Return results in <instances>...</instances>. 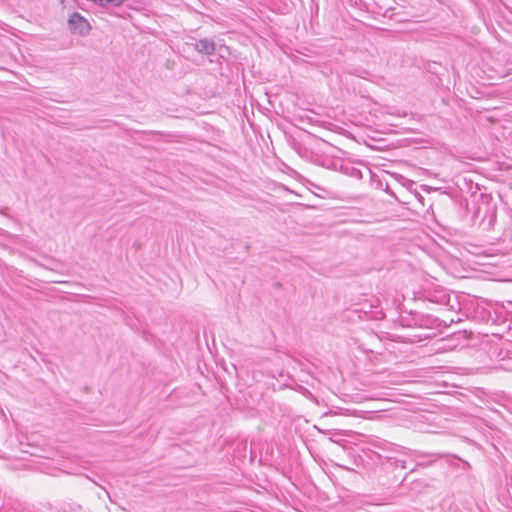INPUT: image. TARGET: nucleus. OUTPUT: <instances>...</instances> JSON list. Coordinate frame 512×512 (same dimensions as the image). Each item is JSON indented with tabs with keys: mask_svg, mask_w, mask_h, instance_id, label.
<instances>
[{
	"mask_svg": "<svg viewBox=\"0 0 512 512\" xmlns=\"http://www.w3.org/2000/svg\"><path fill=\"white\" fill-rule=\"evenodd\" d=\"M68 27L73 34L81 36H87L92 29L88 20L78 12H74L70 15L68 19Z\"/></svg>",
	"mask_w": 512,
	"mask_h": 512,
	"instance_id": "obj_1",
	"label": "nucleus"
},
{
	"mask_svg": "<svg viewBox=\"0 0 512 512\" xmlns=\"http://www.w3.org/2000/svg\"><path fill=\"white\" fill-rule=\"evenodd\" d=\"M195 49L205 55H212L215 51V43L209 39H200L195 43Z\"/></svg>",
	"mask_w": 512,
	"mask_h": 512,
	"instance_id": "obj_2",
	"label": "nucleus"
},
{
	"mask_svg": "<svg viewBox=\"0 0 512 512\" xmlns=\"http://www.w3.org/2000/svg\"><path fill=\"white\" fill-rule=\"evenodd\" d=\"M415 457L416 458L430 457L431 460H429L428 462H419L417 464L418 466L426 467V466H429L432 463H434L437 459L443 457V455L440 454V453L426 454V453H423V452L416 451L415 452Z\"/></svg>",
	"mask_w": 512,
	"mask_h": 512,
	"instance_id": "obj_3",
	"label": "nucleus"
},
{
	"mask_svg": "<svg viewBox=\"0 0 512 512\" xmlns=\"http://www.w3.org/2000/svg\"><path fill=\"white\" fill-rule=\"evenodd\" d=\"M426 297L435 303H446L448 301V295L442 289L435 291V294L427 292Z\"/></svg>",
	"mask_w": 512,
	"mask_h": 512,
	"instance_id": "obj_4",
	"label": "nucleus"
},
{
	"mask_svg": "<svg viewBox=\"0 0 512 512\" xmlns=\"http://www.w3.org/2000/svg\"><path fill=\"white\" fill-rule=\"evenodd\" d=\"M339 170L342 173L347 174L349 176H352V177H355L358 179L362 178L361 171L355 167L348 165V164H340Z\"/></svg>",
	"mask_w": 512,
	"mask_h": 512,
	"instance_id": "obj_5",
	"label": "nucleus"
},
{
	"mask_svg": "<svg viewBox=\"0 0 512 512\" xmlns=\"http://www.w3.org/2000/svg\"><path fill=\"white\" fill-rule=\"evenodd\" d=\"M321 166L323 167H326L328 169H332V170H339V166L341 163L337 162V161H334L332 159H323V161L320 163L318 162Z\"/></svg>",
	"mask_w": 512,
	"mask_h": 512,
	"instance_id": "obj_6",
	"label": "nucleus"
},
{
	"mask_svg": "<svg viewBox=\"0 0 512 512\" xmlns=\"http://www.w3.org/2000/svg\"><path fill=\"white\" fill-rule=\"evenodd\" d=\"M401 467H402V468H405V464H404V462H402V463H401Z\"/></svg>",
	"mask_w": 512,
	"mask_h": 512,
	"instance_id": "obj_7",
	"label": "nucleus"
}]
</instances>
